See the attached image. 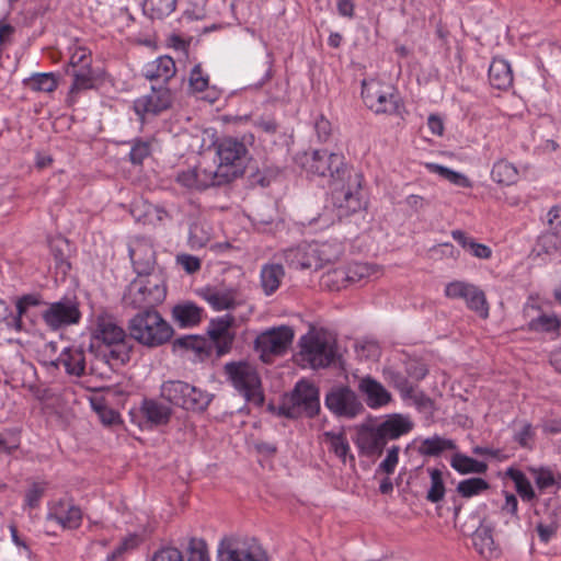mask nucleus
<instances>
[{
  "label": "nucleus",
  "instance_id": "nucleus-1",
  "mask_svg": "<svg viewBox=\"0 0 561 561\" xmlns=\"http://www.w3.org/2000/svg\"><path fill=\"white\" fill-rule=\"evenodd\" d=\"M91 347L102 348L103 358L110 365L125 364L129 359L126 332L110 313L94 314L91 323Z\"/></svg>",
  "mask_w": 561,
  "mask_h": 561
},
{
  "label": "nucleus",
  "instance_id": "nucleus-2",
  "mask_svg": "<svg viewBox=\"0 0 561 561\" xmlns=\"http://www.w3.org/2000/svg\"><path fill=\"white\" fill-rule=\"evenodd\" d=\"M215 157L206 156V163L210 168L219 185L227 184L243 174L248 149L245 145L232 137H224L214 144Z\"/></svg>",
  "mask_w": 561,
  "mask_h": 561
},
{
  "label": "nucleus",
  "instance_id": "nucleus-3",
  "mask_svg": "<svg viewBox=\"0 0 561 561\" xmlns=\"http://www.w3.org/2000/svg\"><path fill=\"white\" fill-rule=\"evenodd\" d=\"M128 329L135 341L150 348L168 343L173 336V328L156 309L137 312L129 320Z\"/></svg>",
  "mask_w": 561,
  "mask_h": 561
},
{
  "label": "nucleus",
  "instance_id": "nucleus-4",
  "mask_svg": "<svg viewBox=\"0 0 561 561\" xmlns=\"http://www.w3.org/2000/svg\"><path fill=\"white\" fill-rule=\"evenodd\" d=\"M167 297V285L162 274L137 276L127 286L123 302L133 309H154Z\"/></svg>",
  "mask_w": 561,
  "mask_h": 561
},
{
  "label": "nucleus",
  "instance_id": "nucleus-5",
  "mask_svg": "<svg viewBox=\"0 0 561 561\" xmlns=\"http://www.w3.org/2000/svg\"><path fill=\"white\" fill-rule=\"evenodd\" d=\"M342 252L339 243L311 242L301 243L284 251V260L296 270H319L335 261Z\"/></svg>",
  "mask_w": 561,
  "mask_h": 561
},
{
  "label": "nucleus",
  "instance_id": "nucleus-6",
  "mask_svg": "<svg viewBox=\"0 0 561 561\" xmlns=\"http://www.w3.org/2000/svg\"><path fill=\"white\" fill-rule=\"evenodd\" d=\"M362 98L366 106L376 114L402 116L405 111L397 89L376 79L363 81Z\"/></svg>",
  "mask_w": 561,
  "mask_h": 561
},
{
  "label": "nucleus",
  "instance_id": "nucleus-7",
  "mask_svg": "<svg viewBox=\"0 0 561 561\" xmlns=\"http://www.w3.org/2000/svg\"><path fill=\"white\" fill-rule=\"evenodd\" d=\"M301 362L313 369L325 368L336 358L334 341L323 332L311 331L299 341Z\"/></svg>",
  "mask_w": 561,
  "mask_h": 561
},
{
  "label": "nucleus",
  "instance_id": "nucleus-8",
  "mask_svg": "<svg viewBox=\"0 0 561 561\" xmlns=\"http://www.w3.org/2000/svg\"><path fill=\"white\" fill-rule=\"evenodd\" d=\"M225 370L236 390H238L247 401L255 405L263 404L264 394L261 379L252 365L244 362L228 363L225 366Z\"/></svg>",
  "mask_w": 561,
  "mask_h": 561
},
{
  "label": "nucleus",
  "instance_id": "nucleus-9",
  "mask_svg": "<svg viewBox=\"0 0 561 561\" xmlns=\"http://www.w3.org/2000/svg\"><path fill=\"white\" fill-rule=\"evenodd\" d=\"M161 397L185 410L203 411L210 403V396L181 380H169L161 386Z\"/></svg>",
  "mask_w": 561,
  "mask_h": 561
},
{
  "label": "nucleus",
  "instance_id": "nucleus-10",
  "mask_svg": "<svg viewBox=\"0 0 561 561\" xmlns=\"http://www.w3.org/2000/svg\"><path fill=\"white\" fill-rule=\"evenodd\" d=\"M294 336L295 332L291 327H274L261 332L256 336L254 348L259 353L260 359L265 364H270L288 351Z\"/></svg>",
  "mask_w": 561,
  "mask_h": 561
},
{
  "label": "nucleus",
  "instance_id": "nucleus-11",
  "mask_svg": "<svg viewBox=\"0 0 561 561\" xmlns=\"http://www.w3.org/2000/svg\"><path fill=\"white\" fill-rule=\"evenodd\" d=\"M284 409H286V415L290 417L314 416L320 410L318 388L309 381H298L286 399Z\"/></svg>",
  "mask_w": 561,
  "mask_h": 561
},
{
  "label": "nucleus",
  "instance_id": "nucleus-12",
  "mask_svg": "<svg viewBox=\"0 0 561 561\" xmlns=\"http://www.w3.org/2000/svg\"><path fill=\"white\" fill-rule=\"evenodd\" d=\"M340 187L332 193L334 206L340 210V216H348L363 207L362 183L363 175L348 170L345 180Z\"/></svg>",
  "mask_w": 561,
  "mask_h": 561
},
{
  "label": "nucleus",
  "instance_id": "nucleus-13",
  "mask_svg": "<svg viewBox=\"0 0 561 561\" xmlns=\"http://www.w3.org/2000/svg\"><path fill=\"white\" fill-rule=\"evenodd\" d=\"M309 173L319 176H330L335 183L343 182L348 171L344 163V157L328 150H314L306 156L304 162Z\"/></svg>",
  "mask_w": 561,
  "mask_h": 561
},
{
  "label": "nucleus",
  "instance_id": "nucleus-14",
  "mask_svg": "<svg viewBox=\"0 0 561 561\" xmlns=\"http://www.w3.org/2000/svg\"><path fill=\"white\" fill-rule=\"evenodd\" d=\"M79 306L76 297L65 296L58 301L47 304L46 309L42 312V318L45 324L54 331L78 324L81 320Z\"/></svg>",
  "mask_w": 561,
  "mask_h": 561
},
{
  "label": "nucleus",
  "instance_id": "nucleus-15",
  "mask_svg": "<svg viewBox=\"0 0 561 561\" xmlns=\"http://www.w3.org/2000/svg\"><path fill=\"white\" fill-rule=\"evenodd\" d=\"M445 295L450 299H462L467 307L477 312L481 318L489 316V306L486 296L478 286L454 280L445 286Z\"/></svg>",
  "mask_w": 561,
  "mask_h": 561
},
{
  "label": "nucleus",
  "instance_id": "nucleus-16",
  "mask_svg": "<svg viewBox=\"0 0 561 561\" xmlns=\"http://www.w3.org/2000/svg\"><path fill=\"white\" fill-rule=\"evenodd\" d=\"M217 561H267V557L255 542L229 538L220 542Z\"/></svg>",
  "mask_w": 561,
  "mask_h": 561
},
{
  "label": "nucleus",
  "instance_id": "nucleus-17",
  "mask_svg": "<svg viewBox=\"0 0 561 561\" xmlns=\"http://www.w3.org/2000/svg\"><path fill=\"white\" fill-rule=\"evenodd\" d=\"M325 405L334 414L350 419L355 417L364 410L356 393L343 386L333 388L325 396Z\"/></svg>",
  "mask_w": 561,
  "mask_h": 561
},
{
  "label": "nucleus",
  "instance_id": "nucleus-18",
  "mask_svg": "<svg viewBox=\"0 0 561 561\" xmlns=\"http://www.w3.org/2000/svg\"><path fill=\"white\" fill-rule=\"evenodd\" d=\"M129 256L137 276L161 274L154 272L156 253L148 240L142 238L133 240L129 244Z\"/></svg>",
  "mask_w": 561,
  "mask_h": 561
},
{
  "label": "nucleus",
  "instance_id": "nucleus-19",
  "mask_svg": "<svg viewBox=\"0 0 561 561\" xmlns=\"http://www.w3.org/2000/svg\"><path fill=\"white\" fill-rule=\"evenodd\" d=\"M46 518L62 529H77L82 522V512L72 501L58 500L49 505Z\"/></svg>",
  "mask_w": 561,
  "mask_h": 561
},
{
  "label": "nucleus",
  "instance_id": "nucleus-20",
  "mask_svg": "<svg viewBox=\"0 0 561 561\" xmlns=\"http://www.w3.org/2000/svg\"><path fill=\"white\" fill-rule=\"evenodd\" d=\"M171 103L172 95L168 88L152 85L150 93L135 100L134 108L139 116L156 115L169 108Z\"/></svg>",
  "mask_w": 561,
  "mask_h": 561
},
{
  "label": "nucleus",
  "instance_id": "nucleus-21",
  "mask_svg": "<svg viewBox=\"0 0 561 561\" xmlns=\"http://www.w3.org/2000/svg\"><path fill=\"white\" fill-rule=\"evenodd\" d=\"M176 181L187 188L195 190L219 186L210 168H208L206 163V156L202 157L196 167L179 172Z\"/></svg>",
  "mask_w": 561,
  "mask_h": 561
},
{
  "label": "nucleus",
  "instance_id": "nucleus-22",
  "mask_svg": "<svg viewBox=\"0 0 561 561\" xmlns=\"http://www.w3.org/2000/svg\"><path fill=\"white\" fill-rule=\"evenodd\" d=\"M234 318L231 314H224L209 322L207 333L215 343L218 354L228 353L234 340L231 331Z\"/></svg>",
  "mask_w": 561,
  "mask_h": 561
},
{
  "label": "nucleus",
  "instance_id": "nucleus-23",
  "mask_svg": "<svg viewBox=\"0 0 561 561\" xmlns=\"http://www.w3.org/2000/svg\"><path fill=\"white\" fill-rule=\"evenodd\" d=\"M358 390L365 397L367 405L371 409L385 407L391 401V393L370 376L359 379Z\"/></svg>",
  "mask_w": 561,
  "mask_h": 561
},
{
  "label": "nucleus",
  "instance_id": "nucleus-24",
  "mask_svg": "<svg viewBox=\"0 0 561 561\" xmlns=\"http://www.w3.org/2000/svg\"><path fill=\"white\" fill-rule=\"evenodd\" d=\"M199 295L217 311L232 309L237 305L238 291L234 288L207 286L201 289Z\"/></svg>",
  "mask_w": 561,
  "mask_h": 561
},
{
  "label": "nucleus",
  "instance_id": "nucleus-25",
  "mask_svg": "<svg viewBox=\"0 0 561 561\" xmlns=\"http://www.w3.org/2000/svg\"><path fill=\"white\" fill-rule=\"evenodd\" d=\"M387 440L378 426L363 427L357 435L356 444L362 454L366 456L381 455Z\"/></svg>",
  "mask_w": 561,
  "mask_h": 561
},
{
  "label": "nucleus",
  "instance_id": "nucleus-26",
  "mask_svg": "<svg viewBox=\"0 0 561 561\" xmlns=\"http://www.w3.org/2000/svg\"><path fill=\"white\" fill-rule=\"evenodd\" d=\"M176 67L170 56H160L145 66L144 75L150 81L167 83L174 77Z\"/></svg>",
  "mask_w": 561,
  "mask_h": 561
},
{
  "label": "nucleus",
  "instance_id": "nucleus-27",
  "mask_svg": "<svg viewBox=\"0 0 561 561\" xmlns=\"http://www.w3.org/2000/svg\"><path fill=\"white\" fill-rule=\"evenodd\" d=\"M54 364L62 366L69 375L82 376L85 370L84 352L75 347L65 348Z\"/></svg>",
  "mask_w": 561,
  "mask_h": 561
},
{
  "label": "nucleus",
  "instance_id": "nucleus-28",
  "mask_svg": "<svg viewBox=\"0 0 561 561\" xmlns=\"http://www.w3.org/2000/svg\"><path fill=\"white\" fill-rule=\"evenodd\" d=\"M377 426L388 442L408 434L413 428V423L408 416L393 414Z\"/></svg>",
  "mask_w": 561,
  "mask_h": 561
},
{
  "label": "nucleus",
  "instance_id": "nucleus-29",
  "mask_svg": "<svg viewBox=\"0 0 561 561\" xmlns=\"http://www.w3.org/2000/svg\"><path fill=\"white\" fill-rule=\"evenodd\" d=\"M140 413L151 426H159L169 422L171 409L154 400H144Z\"/></svg>",
  "mask_w": 561,
  "mask_h": 561
},
{
  "label": "nucleus",
  "instance_id": "nucleus-30",
  "mask_svg": "<svg viewBox=\"0 0 561 561\" xmlns=\"http://www.w3.org/2000/svg\"><path fill=\"white\" fill-rule=\"evenodd\" d=\"M285 276L284 267L280 264H264L261 268V286L266 296L274 294L280 286Z\"/></svg>",
  "mask_w": 561,
  "mask_h": 561
},
{
  "label": "nucleus",
  "instance_id": "nucleus-31",
  "mask_svg": "<svg viewBox=\"0 0 561 561\" xmlns=\"http://www.w3.org/2000/svg\"><path fill=\"white\" fill-rule=\"evenodd\" d=\"M172 314L180 327L190 328L201 322L203 309L197 305L187 301L174 306Z\"/></svg>",
  "mask_w": 561,
  "mask_h": 561
},
{
  "label": "nucleus",
  "instance_id": "nucleus-32",
  "mask_svg": "<svg viewBox=\"0 0 561 561\" xmlns=\"http://www.w3.org/2000/svg\"><path fill=\"white\" fill-rule=\"evenodd\" d=\"M473 549L484 559L491 557V522L483 519L471 536Z\"/></svg>",
  "mask_w": 561,
  "mask_h": 561
},
{
  "label": "nucleus",
  "instance_id": "nucleus-33",
  "mask_svg": "<svg viewBox=\"0 0 561 561\" xmlns=\"http://www.w3.org/2000/svg\"><path fill=\"white\" fill-rule=\"evenodd\" d=\"M322 443L330 451L334 453L344 463L347 457L353 461L354 457L350 454V444L343 433L325 432L322 435Z\"/></svg>",
  "mask_w": 561,
  "mask_h": 561
},
{
  "label": "nucleus",
  "instance_id": "nucleus-34",
  "mask_svg": "<svg viewBox=\"0 0 561 561\" xmlns=\"http://www.w3.org/2000/svg\"><path fill=\"white\" fill-rule=\"evenodd\" d=\"M456 444L454 440L434 435L421 440L419 453L423 456L436 457L446 450H455Z\"/></svg>",
  "mask_w": 561,
  "mask_h": 561
},
{
  "label": "nucleus",
  "instance_id": "nucleus-35",
  "mask_svg": "<svg viewBox=\"0 0 561 561\" xmlns=\"http://www.w3.org/2000/svg\"><path fill=\"white\" fill-rule=\"evenodd\" d=\"M513 85L511 64L503 58H493V88L508 90Z\"/></svg>",
  "mask_w": 561,
  "mask_h": 561
},
{
  "label": "nucleus",
  "instance_id": "nucleus-36",
  "mask_svg": "<svg viewBox=\"0 0 561 561\" xmlns=\"http://www.w3.org/2000/svg\"><path fill=\"white\" fill-rule=\"evenodd\" d=\"M450 466L460 473H481L486 471L488 463L478 461L463 454L456 453L450 459Z\"/></svg>",
  "mask_w": 561,
  "mask_h": 561
},
{
  "label": "nucleus",
  "instance_id": "nucleus-37",
  "mask_svg": "<svg viewBox=\"0 0 561 561\" xmlns=\"http://www.w3.org/2000/svg\"><path fill=\"white\" fill-rule=\"evenodd\" d=\"M23 84L35 92H53L57 89V78L54 73H34L23 80Z\"/></svg>",
  "mask_w": 561,
  "mask_h": 561
},
{
  "label": "nucleus",
  "instance_id": "nucleus-38",
  "mask_svg": "<svg viewBox=\"0 0 561 561\" xmlns=\"http://www.w3.org/2000/svg\"><path fill=\"white\" fill-rule=\"evenodd\" d=\"M451 237L457 241L465 250L469 251L473 256L479 259H486L491 254L489 247L477 243L473 239L468 237L461 230L451 231Z\"/></svg>",
  "mask_w": 561,
  "mask_h": 561
},
{
  "label": "nucleus",
  "instance_id": "nucleus-39",
  "mask_svg": "<svg viewBox=\"0 0 561 561\" xmlns=\"http://www.w3.org/2000/svg\"><path fill=\"white\" fill-rule=\"evenodd\" d=\"M504 477H508L511 480L514 481L516 491L524 501L529 502L536 497L535 491L529 480L522 471L514 468H508L504 472Z\"/></svg>",
  "mask_w": 561,
  "mask_h": 561
},
{
  "label": "nucleus",
  "instance_id": "nucleus-40",
  "mask_svg": "<svg viewBox=\"0 0 561 561\" xmlns=\"http://www.w3.org/2000/svg\"><path fill=\"white\" fill-rule=\"evenodd\" d=\"M346 270L351 284H356L364 279H369L370 277L378 274V267L376 265L363 262L352 263L346 267Z\"/></svg>",
  "mask_w": 561,
  "mask_h": 561
},
{
  "label": "nucleus",
  "instance_id": "nucleus-41",
  "mask_svg": "<svg viewBox=\"0 0 561 561\" xmlns=\"http://www.w3.org/2000/svg\"><path fill=\"white\" fill-rule=\"evenodd\" d=\"M427 471L431 478V486L427 491L426 500L432 503H437L445 496L443 472L437 468H428Z\"/></svg>",
  "mask_w": 561,
  "mask_h": 561
},
{
  "label": "nucleus",
  "instance_id": "nucleus-42",
  "mask_svg": "<svg viewBox=\"0 0 561 561\" xmlns=\"http://www.w3.org/2000/svg\"><path fill=\"white\" fill-rule=\"evenodd\" d=\"M517 176L516 168L506 161H499L493 165V181L499 184L510 186L516 182Z\"/></svg>",
  "mask_w": 561,
  "mask_h": 561
},
{
  "label": "nucleus",
  "instance_id": "nucleus-43",
  "mask_svg": "<svg viewBox=\"0 0 561 561\" xmlns=\"http://www.w3.org/2000/svg\"><path fill=\"white\" fill-rule=\"evenodd\" d=\"M46 490H47V482H45V481L32 482L25 491L23 507L27 508V510L37 508L41 504L43 496L46 493Z\"/></svg>",
  "mask_w": 561,
  "mask_h": 561
},
{
  "label": "nucleus",
  "instance_id": "nucleus-44",
  "mask_svg": "<svg viewBox=\"0 0 561 561\" xmlns=\"http://www.w3.org/2000/svg\"><path fill=\"white\" fill-rule=\"evenodd\" d=\"M528 327L535 332L554 333L561 328V319L557 316L540 314L531 319Z\"/></svg>",
  "mask_w": 561,
  "mask_h": 561
},
{
  "label": "nucleus",
  "instance_id": "nucleus-45",
  "mask_svg": "<svg viewBox=\"0 0 561 561\" xmlns=\"http://www.w3.org/2000/svg\"><path fill=\"white\" fill-rule=\"evenodd\" d=\"M561 248V238L559 234L554 231H549L543 234H541L538 238L537 244H536V251L537 255L541 254H554L557 253Z\"/></svg>",
  "mask_w": 561,
  "mask_h": 561
},
{
  "label": "nucleus",
  "instance_id": "nucleus-46",
  "mask_svg": "<svg viewBox=\"0 0 561 561\" xmlns=\"http://www.w3.org/2000/svg\"><path fill=\"white\" fill-rule=\"evenodd\" d=\"M535 437L536 432L530 422L519 421L517 423V428L514 432V440L518 443L519 446L527 449H533Z\"/></svg>",
  "mask_w": 561,
  "mask_h": 561
},
{
  "label": "nucleus",
  "instance_id": "nucleus-47",
  "mask_svg": "<svg viewBox=\"0 0 561 561\" xmlns=\"http://www.w3.org/2000/svg\"><path fill=\"white\" fill-rule=\"evenodd\" d=\"M322 282L331 290H340L341 288L351 285L346 267L329 271L323 275Z\"/></svg>",
  "mask_w": 561,
  "mask_h": 561
},
{
  "label": "nucleus",
  "instance_id": "nucleus-48",
  "mask_svg": "<svg viewBox=\"0 0 561 561\" xmlns=\"http://www.w3.org/2000/svg\"><path fill=\"white\" fill-rule=\"evenodd\" d=\"M489 484L481 478H470L462 480L457 485V492L463 497H471L488 490Z\"/></svg>",
  "mask_w": 561,
  "mask_h": 561
},
{
  "label": "nucleus",
  "instance_id": "nucleus-49",
  "mask_svg": "<svg viewBox=\"0 0 561 561\" xmlns=\"http://www.w3.org/2000/svg\"><path fill=\"white\" fill-rule=\"evenodd\" d=\"M73 82L70 93H76L93 87V76L91 67L72 70Z\"/></svg>",
  "mask_w": 561,
  "mask_h": 561
},
{
  "label": "nucleus",
  "instance_id": "nucleus-50",
  "mask_svg": "<svg viewBox=\"0 0 561 561\" xmlns=\"http://www.w3.org/2000/svg\"><path fill=\"white\" fill-rule=\"evenodd\" d=\"M146 7L152 18L162 19L175 10L176 0H146Z\"/></svg>",
  "mask_w": 561,
  "mask_h": 561
},
{
  "label": "nucleus",
  "instance_id": "nucleus-51",
  "mask_svg": "<svg viewBox=\"0 0 561 561\" xmlns=\"http://www.w3.org/2000/svg\"><path fill=\"white\" fill-rule=\"evenodd\" d=\"M427 169L434 173H437L438 175L443 176L444 179H446L447 181H449L450 183H453L457 186H461V187L469 186V181L463 174L453 171L446 167L435 164V163H430V164H427Z\"/></svg>",
  "mask_w": 561,
  "mask_h": 561
},
{
  "label": "nucleus",
  "instance_id": "nucleus-52",
  "mask_svg": "<svg viewBox=\"0 0 561 561\" xmlns=\"http://www.w3.org/2000/svg\"><path fill=\"white\" fill-rule=\"evenodd\" d=\"M188 82L193 92H203L208 88L209 78L204 73L201 65H196L191 70Z\"/></svg>",
  "mask_w": 561,
  "mask_h": 561
},
{
  "label": "nucleus",
  "instance_id": "nucleus-53",
  "mask_svg": "<svg viewBox=\"0 0 561 561\" xmlns=\"http://www.w3.org/2000/svg\"><path fill=\"white\" fill-rule=\"evenodd\" d=\"M530 472L540 490L548 489L557 483L553 472L548 468H531Z\"/></svg>",
  "mask_w": 561,
  "mask_h": 561
},
{
  "label": "nucleus",
  "instance_id": "nucleus-54",
  "mask_svg": "<svg viewBox=\"0 0 561 561\" xmlns=\"http://www.w3.org/2000/svg\"><path fill=\"white\" fill-rule=\"evenodd\" d=\"M72 70L91 67V54L84 47H78L73 50L69 61Z\"/></svg>",
  "mask_w": 561,
  "mask_h": 561
},
{
  "label": "nucleus",
  "instance_id": "nucleus-55",
  "mask_svg": "<svg viewBox=\"0 0 561 561\" xmlns=\"http://www.w3.org/2000/svg\"><path fill=\"white\" fill-rule=\"evenodd\" d=\"M399 450L398 446H392L387 451L386 458L380 462L378 470L387 474L393 473L399 461Z\"/></svg>",
  "mask_w": 561,
  "mask_h": 561
},
{
  "label": "nucleus",
  "instance_id": "nucleus-56",
  "mask_svg": "<svg viewBox=\"0 0 561 561\" xmlns=\"http://www.w3.org/2000/svg\"><path fill=\"white\" fill-rule=\"evenodd\" d=\"M149 154L150 144L148 141L138 140L133 145L129 157L134 164H140Z\"/></svg>",
  "mask_w": 561,
  "mask_h": 561
},
{
  "label": "nucleus",
  "instance_id": "nucleus-57",
  "mask_svg": "<svg viewBox=\"0 0 561 561\" xmlns=\"http://www.w3.org/2000/svg\"><path fill=\"white\" fill-rule=\"evenodd\" d=\"M390 380L394 383L396 388L401 392V394L405 398L415 397L414 387L402 376L397 373L389 371Z\"/></svg>",
  "mask_w": 561,
  "mask_h": 561
},
{
  "label": "nucleus",
  "instance_id": "nucleus-58",
  "mask_svg": "<svg viewBox=\"0 0 561 561\" xmlns=\"http://www.w3.org/2000/svg\"><path fill=\"white\" fill-rule=\"evenodd\" d=\"M210 239V233L204 230L199 224H193L190 228V242L193 247H203Z\"/></svg>",
  "mask_w": 561,
  "mask_h": 561
},
{
  "label": "nucleus",
  "instance_id": "nucleus-59",
  "mask_svg": "<svg viewBox=\"0 0 561 561\" xmlns=\"http://www.w3.org/2000/svg\"><path fill=\"white\" fill-rule=\"evenodd\" d=\"M151 561H184L181 551L173 547H164L154 552Z\"/></svg>",
  "mask_w": 561,
  "mask_h": 561
},
{
  "label": "nucleus",
  "instance_id": "nucleus-60",
  "mask_svg": "<svg viewBox=\"0 0 561 561\" xmlns=\"http://www.w3.org/2000/svg\"><path fill=\"white\" fill-rule=\"evenodd\" d=\"M176 262L186 271L188 274H193L201 268V260L194 255L181 254L176 256Z\"/></svg>",
  "mask_w": 561,
  "mask_h": 561
},
{
  "label": "nucleus",
  "instance_id": "nucleus-61",
  "mask_svg": "<svg viewBox=\"0 0 561 561\" xmlns=\"http://www.w3.org/2000/svg\"><path fill=\"white\" fill-rule=\"evenodd\" d=\"M548 225L551 231L561 229V205H556L548 211Z\"/></svg>",
  "mask_w": 561,
  "mask_h": 561
},
{
  "label": "nucleus",
  "instance_id": "nucleus-62",
  "mask_svg": "<svg viewBox=\"0 0 561 561\" xmlns=\"http://www.w3.org/2000/svg\"><path fill=\"white\" fill-rule=\"evenodd\" d=\"M99 416L103 424L105 425H113L119 422V414L106 407L98 408Z\"/></svg>",
  "mask_w": 561,
  "mask_h": 561
},
{
  "label": "nucleus",
  "instance_id": "nucleus-63",
  "mask_svg": "<svg viewBox=\"0 0 561 561\" xmlns=\"http://www.w3.org/2000/svg\"><path fill=\"white\" fill-rule=\"evenodd\" d=\"M407 371L410 377L421 380L427 375V368L424 364L417 362H411L408 364Z\"/></svg>",
  "mask_w": 561,
  "mask_h": 561
},
{
  "label": "nucleus",
  "instance_id": "nucleus-64",
  "mask_svg": "<svg viewBox=\"0 0 561 561\" xmlns=\"http://www.w3.org/2000/svg\"><path fill=\"white\" fill-rule=\"evenodd\" d=\"M138 538L137 536H128L126 537L122 543L117 547V549L111 554V559H115L116 557L121 556L123 552L127 551L128 549H133L137 546Z\"/></svg>",
  "mask_w": 561,
  "mask_h": 561
}]
</instances>
